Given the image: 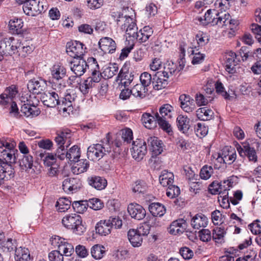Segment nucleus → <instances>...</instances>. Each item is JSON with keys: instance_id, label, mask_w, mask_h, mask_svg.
Returning a JSON list of instances; mask_svg holds the SVG:
<instances>
[{"instance_id": "2eb2a0df", "label": "nucleus", "mask_w": 261, "mask_h": 261, "mask_svg": "<svg viewBox=\"0 0 261 261\" xmlns=\"http://www.w3.org/2000/svg\"><path fill=\"white\" fill-rule=\"evenodd\" d=\"M132 155L133 158L138 161L141 160L147 153L146 142L142 139H137L133 142Z\"/></svg>"}, {"instance_id": "4468645a", "label": "nucleus", "mask_w": 261, "mask_h": 261, "mask_svg": "<svg viewBox=\"0 0 261 261\" xmlns=\"http://www.w3.org/2000/svg\"><path fill=\"white\" fill-rule=\"evenodd\" d=\"M41 99L44 105L47 107L54 108L58 105L60 108L61 100L58 94L54 90L43 93L41 96Z\"/></svg>"}, {"instance_id": "603ef678", "label": "nucleus", "mask_w": 261, "mask_h": 261, "mask_svg": "<svg viewBox=\"0 0 261 261\" xmlns=\"http://www.w3.org/2000/svg\"><path fill=\"white\" fill-rule=\"evenodd\" d=\"M34 160L33 156L30 154L23 155L19 161V165L22 169L28 170L32 169L33 165Z\"/></svg>"}, {"instance_id": "bf43d9fd", "label": "nucleus", "mask_w": 261, "mask_h": 261, "mask_svg": "<svg viewBox=\"0 0 261 261\" xmlns=\"http://www.w3.org/2000/svg\"><path fill=\"white\" fill-rule=\"evenodd\" d=\"M194 129L197 136L200 138L204 137L208 133V127L204 123H197L195 125Z\"/></svg>"}, {"instance_id": "c756f323", "label": "nucleus", "mask_w": 261, "mask_h": 261, "mask_svg": "<svg viewBox=\"0 0 261 261\" xmlns=\"http://www.w3.org/2000/svg\"><path fill=\"white\" fill-rule=\"evenodd\" d=\"M207 224V218L202 213L196 214L191 220V225L195 229H199L201 227H205Z\"/></svg>"}, {"instance_id": "13d9d810", "label": "nucleus", "mask_w": 261, "mask_h": 261, "mask_svg": "<svg viewBox=\"0 0 261 261\" xmlns=\"http://www.w3.org/2000/svg\"><path fill=\"white\" fill-rule=\"evenodd\" d=\"M223 152L225 164H231L236 159L237 154L233 149L228 150L227 148H224Z\"/></svg>"}, {"instance_id": "09e8293b", "label": "nucleus", "mask_w": 261, "mask_h": 261, "mask_svg": "<svg viewBox=\"0 0 261 261\" xmlns=\"http://www.w3.org/2000/svg\"><path fill=\"white\" fill-rule=\"evenodd\" d=\"M132 94L135 97L142 99L146 96L148 89L139 84H136L131 89Z\"/></svg>"}, {"instance_id": "6e6d98bb", "label": "nucleus", "mask_w": 261, "mask_h": 261, "mask_svg": "<svg viewBox=\"0 0 261 261\" xmlns=\"http://www.w3.org/2000/svg\"><path fill=\"white\" fill-rule=\"evenodd\" d=\"M72 205L74 211L80 214H82L85 212L88 207L87 200L74 201Z\"/></svg>"}, {"instance_id": "9b49d317", "label": "nucleus", "mask_w": 261, "mask_h": 261, "mask_svg": "<svg viewBox=\"0 0 261 261\" xmlns=\"http://www.w3.org/2000/svg\"><path fill=\"white\" fill-rule=\"evenodd\" d=\"M134 80V74L132 72H129L128 66L124 64L121 69L116 79L119 82V89L122 87L126 88L129 86Z\"/></svg>"}, {"instance_id": "7ed1b4c3", "label": "nucleus", "mask_w": 261, "mask_h": 261, "mask_svg": "<svg viewBox=\"0 0 261 261\" xmlns=\"http://www.w3.org/2000/svg\"><path fill=\"white\" fill-rule=\"evenodd\" d=\"M205 20L212 25H217L223 28L227 27L229 18H230L229 14L225 11L219 12L215 9L207 10L204 15Z\"/></svg>"}, {"instance_id": "1a4fd4ad", "label": "nucleus", "mask_w": 261, "mask_h": 261, "mask_svg": "<svg viewBox=\"0 0 261 261\" xmlns=\"http://www.w3.org/2000/svg\"><path fill=\"white\" fill-rule=\"evenodd\" d=\"M14 144L5 138L0 139V160H5L10 163H15Z\"/></svg>"}, {"instance_id": "5fc2aeb1", "label": "nucleus", "mask_w": 261, "mask_h": 261, "mask_svg": "<svg viewBox=\"0 0 261 261\" xmlns=\"http://www.w3.org/2000/svg\"><path fill=\"white\" fill-rule=\"evenodd\" d=\"M39 156L43 160L44 165L47 167L53 166L54 164H58L57 163L55 156L53 154L49 153L44 154L41 152Z\"/></svg>"}, {"instance_id": "0eeeda50", "label": "nucleus", "mask_w": 261, "mask_h": 261, "mask_svg": "<svg viewBox=\"0 0 261 261\" xmlns=\"http://www.w3.org/2000/svg\"><path fill=\"white\" fill-rule=\"evenodd\" d=\"M51 245L54 248H57V251L62 252L63 255L66 256H70L74 252L73 245L68 243L65 239L58 236H53L50 239Z\"/></svg>"}, {"instance_id": "a19ab883", "label": "nucleus", "mask_w": 261, "mask_h": 261, "mask_svg": "<svg viewBox=\"0 0 261 261\" xmlns=\"http://www.w3.org/2000/svg\"><path fill=\"white\" fill-rule=\"evenodd\" d=\"M232 184L233 182L229 180H225L219 183L220 197H223V200H226L227 202L229 200L228 191L232 187Z\"/></svg>"}, {"instance_id": "f257e3e1", "label": "nucleus", "mask_w": 261, "mask_h": 261, "mask_svg": "<svg viewBox=\"0 0 261 261\" xmlns=\"http://www.w3.org/2000/svg\"><path fill=\"white\" fill-rule=\"evenodd\" d=\"M173 107L168 103L162 105L159 109V112L155 113L157 123L160 127L168 133L172 132V127L169 120L172 117Z\"/></svg>"}, {"instance_id": "4be33fe9", "label": "nucleus", "mask_w": 261, "mask_h": 261, "mask_svg": "<svg viewBox=\"0 0 261 261\" xmlns=\"http://www.w3.org/2000/svg\"><path fill=\"white\" fill-rule=\"evenodd\" d=\"M237 150L241 156L242 158L247 157L249 161L255 162L257 161V156L255 150L253 147H251L249 144L239 145L237 147Z\"/></svg>"}, {"instance_id": "bb28decb", "label": "nucleus", "mask_w": 261, "mask_h": 261, "mask_svg": "<svg viewBox=\"0 0 261 261\" xmlns=\"http://www.w3.org/2000/svg\"><path fill=\"white\" fill-rule=\"evenodd\" d=\"M17 93L18 91L15 86L12 85L8 87L6 89L5 93L0 95V104L6 105L10 102L17 95Z\"/></svg>"}, {"instance_id": "c9c22d12", "label": "nucleus", "mask_w": 261, "mask_h": 261, "mask_svg": "<svg viewBox=\"0 0 261 261\" xmlns=\"http://www.w3.org/2000/svg\"><path fill=\"white\" fill-rule=\"evenodd\" d=\"M163 77L168 79L171 76L177 73V65L172 62H167L164 64L163 70L160 71Z\"/></svg>"}, {"instance_id": "5701e85b", "label": "nucleus", "mask_w": 261, "mask_h": 261, "mask_svg": "<svg viewBox=\"0 0 261 261\" xmlns=\"http://www.w3.org/2000/svg\"><path fill=\"white\" fill-rule=\"evenodd\" d=\"M87 63L83 58L75 59L70 62L71 71L76 76L83 75L87 70Z\"/></svg>"}, {"instance_id": "ea45409f", "label": "nucleus", "mask_w": 261, "mask_h": 261, "mask_svg": "<svg viewBox=\"0 0 261 261\" xmlns=\"http://www.w3.org/2000/svg\"><path fill=\"white\" fill-rule=\"evenodd\" d=\"M149 211L154 217H162L166 213L165 206L159 202H153L149 205Z\"/></svg>"}, {"instance_id": "4c0bfd02", "label": "nucleus", "mask_w": 261, "mask_h": 261, "mask_svg": "<svg viewBox=\"0 0 261 261\" xmlns=\"http://www.w3.org/2000/svg\"><path fill=\"white\" fill-rule=\"evenodd\" d=\"M161 72H157L153 77L152 86L155 90H159L165 88L168 85V79L162 78Z\"/></svg>"}, {"instance_id": "ddd939ff", "label": "nucleus", "mask_w": 261, "mask_h": 261, "mask_svg": "<svg viewBox=\"0 0 261 261\" xmlns=\"http://www.w3.org/2000/svg\"><path fill=\"white\" fill-rule=\"evenodd\" d=\"M24 12L29 16H35L44 10L42 3L39 0H30L23 6Z\"/></svg>"}, {"instance_id": "49530a36", "label": "nucleus", "mask_w": 261, "mask_h": 261, "mask_svg": "<svg viewBox=\"0 0 261 261\" xmlns=\"http://www.w3.org/2000/svg\"><path fill=\"white\" fill-rule=\"evenodd\" d=\"M141 120L145 127L148 129L154 128L157 123L155 115L152 116L149 113L143 114L141 118Z\"/></svg>"}, {"instance_id": "052dcab7", "label": "nucleus", "mask_w": 261, "mask_h": 261, "mask_svg": "<svg viewBox=\"0 0 261 261\" xmlns=\"http://www.w3.org/2000/svg\"><path fill=\"white\" fill-rule=\"evenodd\" d=\"M118 71V67L116 64H113L106 68L102 72L105 79H110L116 75Z\"/></svg>"}, {"instance_id": "f3484780", "label": "nucleus", "mask_w": 261, "mask_h": 261, "mask_svg": "<svg viewBox=\"0 0 261 261\" xmlns=\"http://www.w3.org/2000/svg\"><path fill=\"white\" fill-rule=\"evenodd\" d=\"M76 97L77 96L74 90H67L64 97L61 100L60 109L62 110L64 112H67L69 114L73 111L72 102Z\"/></svg>"}, {"instance_id": "20e7f679", "label": "nucleus", "mask_w": 261, "mask_h": 261, "mask_svg": "<svg viewBox=\"0 0 261 261\" xmlns=\"http://www.w3.org/2000/svg\"><path fill=\"white\" fill-rule=\"evenodd\" d=\"M62 222L64 227L72 230L73 232L77 235L81 236L86 231L82 219L78 214L66 215L63 218Z\"/></svg>"}, {"instance_id": "f704fd0d", "label": "nucleus", "mask_w": 261, "mask_h": 261, "mask_svg": "<svg viewBox=\"0 0 261 261\" xmlns=\"http://www.w3.org/2000/svg\"><path fill=\"white\" fill-rule=\"evenodd\" d=\"M50 71L53 79L56 81L63 79L66 74L65 68L60 64L54 65L50 69Z\"/></svg>"}, {"instance_id": "f8f14e48", "label": "nucleus", "mask_w": 261, "mask_h": 261, "mask_svg": "<svg viewBox=\"0 0 261 261\" xmlns=\"http://www.w3.org/2000/svg\"><path fill=\"white\" fill-rule=\"evenodd\" d=\"M13 163L0 160V186L14 177L15 172L12 165Z\"/></svg>"}, {"instance_id": "3c124183", "label": "nucleus", "mask_w": 261, "mask_h": 261, "mask_svg": "<svg viewBox=\"0 0 261 261\" xmlns=\"http://www.w3.org/2000/svg\"><path fill=\"white\" fill-rule=\"evenodd\" d=\"M226 231L224 228L216 227L213 230L212 238L216 243L222 244L224 242V236Z\"/></svg>"}, {"instance_id": "864d4df0", "label": "nucleus", "mask_w": 261, "mask_h": 261, "mask_svg": "<svg viewBox=\"0 0 261 261\" xmlns=\"http://www.w3.org/2000/svg\"><path fill=\"white\" fill-rule=\"evenodd\" d=\"M71 201L66 198H60L56 202V206L58 211L65 212L67 211L71 206Z\"/></svg>"}, {"instance_id": "aec40b11", "label": "nucleus", "mask_w": 261, "mask_h": 261, "mask_svg": "<svg viewBox=\"0 0 261 261\" xmlns=\"http://www.w3.org/2000/svg\"><path fill=\"white\" fill-rule=\"evenodd\" d=\"M178 100L180 107L185 112L191 113L196 109L194 100L189 95L181 94L179 96Z\"/></svg>"}, {"instance_id": "774afa93", "label": "nucleus", "mask_w": 261, "mask_h": 261, "mask_svg": "<svg viewBox=\"0 0 261 261\" xmlns=\"http://www.w3.org/2000/svg\"><path fill=\"white\" fill-rule=\"evenodd\" d=\"M88 206L94 210H98L102 208L103 206V203L98 198L90 199L88 201Z\"/></svg>"}, {"instance_id": "393cba45", "label": "nucleus", "mask_w": 261, "mask_h": 261, "mask_svg": "<svg viewBox=\"0 0 261 261\" xmlns=\"http://www.w3.org/2000/svg\"><path fill=\"white\" fill-rule=\"evenodd\" d=\"M187 226V222L185 220L178 219L172 222L168 228V231L171 234H180L185 231Z\"/></svg>"}, {"instance_id": "680f3d73", "label": "nucleus", "mask_w": 261, "mask_h": 261, "mask_svg": "<svg viewBox=\"0 0 261 261\" xmlns=\"http://www.w3.org/2000/svg\"><path fill=\"white\" fill-rule=\"evenodd\" d=\"M214 170L212 167L206 165L201 169L199 176L201 179L206 180L210 178Z\"/></svg>"}, {"instance_id": "473e14b6", "label": "nucleus", "mask_w": 261, "mask_h": 261, "mask_svg": "<svg viewBox=\"0 0 261 261\" xmlns=\"http://www.w3.org/2000/svg\"><path fill=\"white\" fill-rule=\"evenodd\" d=\"M88 184L98 190L105 188L107 185V180L102 177L93 175L87 178Z\"/></svg>"}, {"instance_id": "37998d69", "label": "nucleus", "mask_w": 261, "mask_h": 261, "mask_svg": "<svg viewBox=\"0 0 261 261\" xmlns=\"http://www.w3.org/2000/svg\"><path fill=\"white\" fill-rule=\"evenodd\" d=\"M196 116L200 120L207 121L213 118L214 112L206 107L200 108L196 111Z\"/></svg>"}, {"instance_id": "69168bd1", "label": "nucleus", "mask_w": 261, "mask_h": 261, "mask_svg": "<svg viewBox=\"0 0 261 261\" xmlns=\"http://www.w3.org/2000/svg\"><path fill=\"white\" fill-rule=\"evenodd\" d=\"M167 187L166 195L170 198H175L180 194V189L177 186L172 184Z\"/></svg>"}, {"instance_id": "58836bf2", "label": "nucleus", "mask_w": 261, "mask_h": 261, "mask_svg": "<svg viewBox=\"0 0 261 261\" xmlns=\"http://www.w3.org/2000/svg\"><path fill=\"white\" fill-rule=\"evenodd\" d=\"M127 237L133 247H138L141 245L143 242L142 236L136 229H130L127 232Z\"/></svg>"}, {"instance_id": "a211bd4d", "label": "nucleus", "mask_w": 261, "mask_h": 261, "mask_svg": "<svg viewBox=\"0 0 261 261\" xmlns=\"http://www.w3.org/2000/svg\"><path fill=\"white\" fill-rule=\"evenodd\" d=\"M82 187V182L77 178H67L63 181V190L67 193H73L77 191Z\"/></svg>"}, {"instance_id": "e2e57ef3", "label": "nucleus", "mask_w": 261, "mask_h": 261, "mask_svg": "<svg viewBox=\"0 0 261 261\" xmlns=\"http://www.w3.org/2000/svg\"><path fill=\"white\" fill-rule=\"evenodd\" d=\"M140 80L141 83V85L144 87L147 88L151 83L152 84L153 77L151 75L147 72H144L141 73L140 76Z\"/></svg>"}, {"instance_id": "423d86ee", "label": "nucleus", "mask_w": 261, "mask_h": 261, "mask_svg": "<svg viewBox=\"0 0 261 261\" xmlns=\"http://www.w3.org/2000/svg\"><path fill=\"white\" fill-rule=\"evenodd\" d=\"M21 42L13 37L5 38L0 41V52L5 56H12L20 49Z\"/></svg>"}, {"instance_id": "9d476101", "label": "nucleus", "mask_w": 261, "mask_h": 261, "mask_svg": "<svg viewBox=\"0 0 261 261\" xmlns=\"http://www.w3.org/2000/svg\"><path fill=\"white\" fill-rule=\"evenodd\" d=\"M86 49L85 44L77 41L69 42L66 45L67 53L74 59L82 58Z\"/></svg>"}, {"instance_id": "4d7b16f0", "label": "nucleus", "mask_w": 261, "mask_h": 261, "mask_svg": "<svg viewBox=\"0 0 261 261\" xmlns=\"http://www.w3.org/2000/svg\"><path fill=\"white\" fill-rule=\"evenodd\" d=\"M147 185L143 180H137L132 186V190L134 193H144L147 190Z\"/></svg>"}, {"instance_id": "8fccbe9b", "label": "nucleus", "mask_w": 261, "mask_h": 261, "mask_svg": "<svg viewBox=\"0 0 261 261\" xmlns=\"http://www.w3.org/2000/svg\"><path fill=\"white\" fill-rule=\"evenodd\" d=\"M1 247L4 252H10L15 251L17 247V241L11 238L8 239L6 241L1 243Z\"/></svg>"}, {"instance_id": "6ab92c4d", "label": "nucleus", "mask_w": 261, "mask_h": 261, "mask_svg": "<svg viewBox=\"0 0 261 261\" xmlns=\"http://www.w3.org/2000/svg\"><path fill=\"white\" fill-rule=\"evenodd\" d=\"M99 47L104 54H113L116 49V44L111 38L105 37L98 42Z\"/></svg>"}, {"instance_id": "39448f33", "label": "nucleus", "mask_w": 261, "mask_h": 261, "mask_svg": "<svg viewBox=\"0 0 261 261\" xmlns=\"http://www.w3.org/2000/svg\"><path fill=\"white\" fill-rule=\"evenodd\" d=\"M35 98V96L29 93L22 94L20 99L22 103L20 112L25 116L34 117L40 114V110L36 107L37 104L33 101Z\"/></svg>"}, {"instance_id": "72a5a7b5", "label": "nucleus", "mask_w": 261, "mask_h": 261, "mask_svg": "<svg viewBox=\"0 0 261 261\" xmlns=\"http://www.w3.org/2000/svg\"><path fill=\"white\" fill-rule=\"evenodd\" d=\"M89 167V162L86 159H79L74 162L71 170L74 174L78 175L87 171Z\"/></svg>"}, {"instance_id": "f03ea898", "label": "nucleus", "mask_w": 261, "mask_h": 261, "mask_svg": "<svg viewBox=\"0 0 261 261\" xmlns=\"http://www.w3.org/2000/svg\"><path fill=\"white\" fill-rule=\"evenodd\" d=\"M111 150L109 138L106 139L97 143L90 145L87 149L88 158L91 160H99Z\"/></svg>"}, {"instance_id": "0e129e2a", "label": "nucleus", "mask_w": 261, "mask_h": 261, "mask_svg": "<svg viewBox=\"0 0 261 261\" xmlns=\"http://www.w3.org/2000/svg\"><path fill=\"white\" fill-rule=\"evenodd\" d=\"M86 63L87 65V69H88L90 72H96V71H98L99 70V66L95 58L89 57Z\"/></svg>"}, {"instance_id": "cd10ccee", "label": "nucleus", "mask_w": 261, "mask_h": 261, "mask_svg": "<svg viewBox=\"0 0 261 261\" xmlns=\"http://www.w3.org/2000/svg\"><path fill=\"white\" fill-rule=\"evenodd\" d=\"M148 146L153 156L160 154L163 151V143L157 137H151L148 140Z\"/></svg>"}, {"instance_id": "412c9836", "label": "nucleus", "mask_w": 261, "mask_h": 261, "mask_svg": "<svg viewBox=\"0 0 261 261\" xmlns=\"http://www.w3.org/2000/svg\"><path fill=\"white\" fill-rule=\"evenodd\" d=\"M127 211L132 218L138 220H142L146 216L145 209L137 203H130L128 205Z\"/></svg>"}, {"instance_id": "dca6fc26", "label": "nucleus", "mask_w": 261, "mask_h": 261, "mask_svg": "<svg viewBox=\"0 0 261 261\" xmlns=\"http://www.w3.org/2000/svg\"><path fill=\"white\" fill-rule=\"evenodd\" d=\"M72 135L71 131L68 128L60 129L56 132L54 140L58 146H64V144L67 143V148L71 143Z\"/></svg>"}, {"instance_id": "a878e982", "label": "nucleus", "mask_w": 261, "mask_h": 261, "mask_svg": "<svg viewBox=\"0 0 261 261\" xmlns=\"http://www.w3.org/2000/svg\"><path fill=\"white\" fill-rule=\"evenodd\" d=\"M153 34L152 29L149 26H145L139 32L134 31V35H130L129 37H132L136 39L140 42H145L148 40L149 37Z\"/></svg>"}, {"instance_id": "6e6552de", "label": "nucleus", "mask_w": 261, "mask_h": 261, "mask_svg": "<svg viewBox=\"0 0 261 261\" xmlns=\"http://www.w3.org/2000/svg\"><path fill=\"white\" fill-rule=\"evenodd\" d=\"M115 20L117 24L121 27V29L125 30L128 37L134 35V31L138 30L135 18L115 14Z\"/></svg>"}, {"instance_id": "2f4dec72", "label": "nucleus", "mask_w": 261, "mask_h": 261, "mask_svg": "<svg viewBox=\"0 0 261 261\" xmlns=\"http://www.w3.org/2000/svg\"><path fill=\"white\" fill-rule=\"evenodd\" d=\"M14 258L15 261H31L30 251L28 248L20 246L16 249Z\"/></svg>"}, {"instance_id": "de8ad7c7", "label": "nucleus", "mask_w": 261, "mask_h": 261, "mask_svg": "<svg viewBox=\"0 0 261 261\" xmlns=\"http://www.w3.org/2000/svg\"><path fill=\"white\" fill-rule=\"evenodd\" d=\"M81 156V149L77 145H74L66 152V158L70 162H74Z\"/></svg>"}, {"instance_id": "a18cd8bd", "label": "nucleus", "mask_w": 261, "mask_h": 261, "mask_svg": "<svg viewBox=\"0 0 261 261\" xmlns=\"http://www.w3.org/2000/svg\"><path fill=\"white\" fill-rule=\"evenodd\" d=\"M92 256L95 259L102 258L106 254V249L105 246L100 244H96L91 248Z\"/></svg>"}, {"instance_id": "c03bdc74", "label": "nucleus", "mask_w": 261, "mask_h": 261, "mask_svg": "<svg viewBox=\"0 0 261 261\" xmlns=\"http://www.w3.org/2000/svg\"><path fill=\"white\" fill-rule=\"evenodd\" d=\"M160 184L163 187H167L173 184L174 180V175L172 172H169L166 170L162 172L159 177Z\"/></svg>"}, {"instance_id": "c85d7f7f", "label": "nucleus", "mask_w": 261, "mask_h": 261, "mask_svg": "<svg viewBox=\"0 0 261 261\" xmlns=\"http://www.w3.org/2000/svg\"><path fill=\"white\" fill-rule=\"evenodd\" d=\"M199 48H197L196 46L191 44L190 46L187 48L188 54L189 56L193 55L192 60V63L193 65L201 63L204 60L205 55L201 54L198 51Z\"/></svg>"}, {"instance_id": "338daca9", "label": "nucleus", "mask_w": 261, "mask_h": 261, "mask_svg": "<svg viewBox=\"0 0 261 261\" xmlns=\"http://www.w3.org/2000/svg\"><path fill=\"white\" fill-rule=\"evenodd\" d=\"M94 86V85L87 79L83 83L80 85V90L81 92L86 95L88 94L90 90Z\"/></svg>"}, {"instance_id": "79ce46f5", "label": "nucleus", "mask_w": 261, "mask_h": 261, "mask_svg": "<svg viewBox=\"0 0 261 261\" xmlns=\"http://www.w3.org/2000/svg\"><path fill=\"white\" fill-rule=\"evenodd\" d=\"M178 129L183 133H187L190 128V119L186 116L179 115L176 118Z\"/></svg>"}, {"instance_id": "e433bc0d", "label": "nucleus", "mask_w": 261, "mask_h": 261, "mask_svg": "<svg viewBox=\"0 0 261 261\" xmlns=\"http://www.w3.org/2000/svg\"><path fill=\"white\" fill-rule=\"evenodd\" d=\"M111 222L108 220H101L95 226L96 232L101 235L106 236L110 233L112 227Z\"/></svg>"}, {"instance_id": "b1692460", "label": "nucleus", "mask_w": 261, "mask_h": 261, "mask_svg": "<svg viewBox=\"0 0 261 261\" xmlns=\"http://www.w3.org/2000/svg\"><path fill=\"white\" fill-rule=\"evenodd\" d=\"M46 84L41 79H32L28 84V89L30 92L38 94L41 93L45 89Z\"/></svg>"}, {"instance_id": "7c9ffc66", "label": "nucleus", "mask_w": 261, "mask_h": 261, "mask_svg": "<svg viewBox=\"0 0 261 261\" xmlns=\"http://www.w3.org/2000/svg\"><path fill=\"white\" fill-rule=\"evenodd\" d=\"M23 22L20 18H13L9 22V28L13 34H22L24 32L23 29Z\"/></svg>"}]
</instances>
